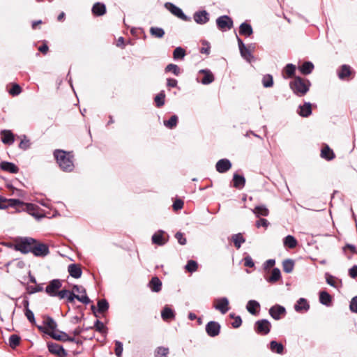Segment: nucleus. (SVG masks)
<instances>
[{
	"instance_id": "f257e3e1",
	"label": "nucleus",
	"mask_w": 357,
	"mask_h": 357,
	"mask_svg": "<svg viewBox=\"0 0 357 357\" xmlns=\"http://www.w3.org/2000/svg\"><path fill=\"white\" fill-rule=\"evenodd\" d=\"M54 157L59 167L63 171L70 172L74 169L73 155L70 152L56 149L54 151Z\"/></svg>"
},
{
	"instance_id": "f03ea898",
	"label": "nucleus",
	"mask_w": 357,
	"mask_h": 357,
	"mask_svg": "<svg viewBox=\"0 0 357 357\" xmlns=\"http://www.w3.org/2000/svg\"><path fill=\"white\" fill-rule=\"evenodd\" d=\"M310 85L311 83L308 79L300 77H296L289 84L291 89L299 97L303 96L307 93Z\"/></svg>"
},
{
	"instance_id": "7ed1b4c3",
	"label": "nucleus",
	"mask_w": 357,
	"mask_h": 357,
	"mask_svg": "<svg viewBox=\"0 0 357 357\" xmlns=\"http://www.w3.org/2000/svg\"><path fill=\"white\" fill-rule=\"evenodd\" d=\"M34 243H36V240L31 237L21 238L15 243V250L23 254L32 252Z\"/></svg>"
},
{
	"instance_id": "20e7f679",
	"label": "nucleus",
	"mask_w": 357,
	"mask_h": 357,
	"mask_svg": "<svg viewBox=\"0 0 357 357\" xmlns=\"http://www.w3.org/2000/svg\"><path fill=\"white\" fill-rule=\"evenodd\" d=\"M35 257H44L50 253L49 247L47 245L40 243L36 240V243H34L32 252Z\"/></svg>"
},
{
	"instance_id": "39448f33",
	"label": "nucleus",
	"mask_w": 357,
	"mask_h": 357,
	"mask_svg": "<svg viewBox=\"0 0 357 357\" xmlns=\"http://www.w3.org/2000/svg\"><path fill=\"white\" fill-rule=\"evenodd\" d=\"M271 328V324L269 321L267 319H261L258 320L255 322V331L260 335H267Z\"/></svg>"
},
{
	"instance_id": "423d86ee",
	"label": "nucleus",
	"mask_w": 357,
	"mask_h": 357,
	"mask_svg": "<svg viewBox=\"0 0 357 357\" xmlns=\"http://www.w3.org/2000/svg\"><path fill=\"white\" fill-rule=\"evenodd\" d=\"M165 7L174 15L176 16L177 17L180 18L181 20L188 22L190 20V17L185 15L182 10L176 6L174 4L167 2L165 4Z\"/></svg>"
},
{
	"instance_id": "0eeeda50",
	"label": "nucleus",
	"mask_w": 357,
	"mask_h": 357,
	"mask_svg": "<svg viewBox=\"0 0 357 357\" xmlns=\"http://www.w3.org/2000/svg\"><path fill=\"white\" fill-rule=\"evenodd\" d=\"M229 300L226 297H222L215 299L213 307L220 311L222 314H226L229 310Z\"/></svg>"
},
{
	"instance_id": "6e6552de",
	"label": "nucleus",
	"mask_w": 357,
	"mask_h": 357,
	"mask_svg": "<svg viewBox=\"0 0 357 357\" xmlns=\"http://www.w3.org/2000/svg\"><path fill=\"white\" fill-rule=\"evenodd\" d=\"M216 24L219 29L222 31L229 30L233 26V21L227 15H222L217 18Z\"/></svg>"
},
{
	"instance_id": "1a4fd4ad",
	"label": "nucleus",
	"mask_w": 357,
	"mask_h": 357,
	"mask_svg": "<svg viewBox=\"0 0 357 357\" xmlns=\"http://www.w3.org/2000/svg\"><path fill=\"white\" fill-rule=\"evenodd\" d=\"M61 281L59 279H54L50 282L45 288V292L50 296H56L58 290L61 287Z\"/></svg>"
},
{
	"instance_id": "9d476101",
	"label": "nucleus",
	"mask_w": 357,
	"mask_h": 357,
	"mask_svg": "<svg viewBox=\"0 0 357 357\" xmlns=\"http://www.w3.org/2000/svg\"><path fill=\"white\" fill-rule=\"evenodd\" d=\"M169 236L162 230H158L151 238L152 243L158 245H164L168 241Z\"/></svg>"
},
{
	"instance_id": "9b49d317",
	"label": "nucleus",
	"mask_w": 357,
	"mask_h": 357,
	"mask_svg": "<svg viewBox=\"0 0 357 357\" xmlns=\"http://www.w3.org/2000/svg\"><path fill=\"white\" fill-rule=\"evenodd\" d=\"M269 314L275 320H280L286 314V310L283 306L275 305L269 310Z\"/></svg>"
},
{
	"instance_id": "f8f14e48",
	"label": "nucleus",
	"mask_w": 357,
	"mask_h": 357,
	"mask_svg": "<svg viewBox=\"0 0 357 357\" xmlns=\"http://www.w3.org/2000/svg\"><path fill=\"white\" fill-rule=\"evenodd\" d=\"M47 347L50 353L59 357H66L67 356V353L63 347L56 343H48Z\"/></svg>"
},
{
	"instance_id": "ddd939ff",
	"label": "nucleus",
	"mask_w": 357,
	"mask_h": 357,
	"mask_svg": "<svg viewBox=\"0 0 357 357\" xmlns=\"http://www.w3.org/2000/svg\"><path fill=\"white\" fill-rule=\"evenodd\" d=\"M206 331L210 337H215L220 333V325L216 321H209L206 326Z\"/></svg>"
},
{
	"instance_id": "4468645a",
	"label": "nucleus",
	"mask_w": 357,
	"mask_h": 357,
	"mask_svg": "<svg viewBox=\"0 0 357 357\" xmlns=\"http://www.w3.org/2000/svg\"><path fill=\"white\" fill-rule=\"evenodd\" d=\"M37 328H38L39 331L48 334L54 340L62 341V342H67L68 334L65 332L61 331V332H59V334H58L54 331L48 332L47 331H45V328L41 326H37Z\"/></svg>"
},
{
	"instance_id": "2eb2a0df",
	"label": "nucleus",
	"mask_w": 357,
	"mask_h": 357,
	"mask_svg": "<svg viewBox=\"0 0 357 357\" xmlns=\"http://www.w3.org/2000/svg\"><path fill=\"white\" fill-rule=\"evenodd\" d=\"M231 167V163L228 159H220L215 165L216 171L219 173H225L230 169Z\"/></svg>"
},
{
	"instance_id": "dca6fc26",
	"label": "nucleus",
	"mask_w": 357,
	"mask_h": 357,
	"mask_svg": "<svg viewBox=\"0 0 357 357\" xmlns=\"http://www.w3.org/2000/svg\"><path fill=\"white\" fill-rule=\"evenodd\" d=\"M194 20L199 24H204L209 20V15L206 10L197 11L193 15Z\"/></svg>"
},
{
	"instance_id": "f3484780",
	"label": "nucleus",
	"mask_w": 357,
	"mask_h": 357,
	"mask_svg": "<svg viewBox=\"0 0 357 357\" xmlns=\"http://www.w3.org/2000/svg\"><path fill=\"white\" fill-rule=\"evenodd\" d=\"M199 74H202L204 75L203 78L201 79V83L202 84H209L215 79L213 74L208 69H202L199 71Z\"/></svg>"
},
{
	"instance_id": "a211bd4d",
	"label": "nucleus",
	"mask_w": 357,
	"mask_h": 357,
	"mask_svg": "<svg viewBox=\"0 0 357 357\" xmlns=\"http://www.w3.org/2000/svg\"><path fill=\"white\" fill-rule=\"evenodd\" d=\"M67 300L69 303H73L75 299H77L79 301L84 304H89L91 302V300L87 296V295H76L73 292H69V294L67 296Z\"/></svg>"
},
{
	"instance_id": "6ab92c4d",
	"label": "nucleus",
	"mask_w": 357,
	"mask_h": 357,
	"mask_svg": "<svg viewBox=\"0 0 357 357\" xmlns=\"http://www.w3.org/2000/svg\"><path fill=\"white\" fill-rule=\"evenodd\" d=\"M1 142L5 144H13L15 142V137L13 132L9 130H2L0 132Z\"/></svg>"
},
{
	"instance_id": "aec40b11",
	"label": "nucleus",
	"mask_w": 357,
	"mask_h": 357,
	"mask_svg": "<svg viewBox=\"0 0 357 357\" xmlns=\"http://www.w3.org/2000/svg\"><path fill=\"white\" fill-rule=\"evenodd\" d=\"M68 271L70 275L74 278H79L82 276V269L79 264H71L68 266Z\"/></svg>"
},
{
	"instance_id": "412c9836",
	"label": "nucleus",
	"mask_w": 357,
	"mask_h": 357,
	"mask_svg": "<svg viewBox=\"0 0 357 357\" xmlns=\"http://www.w3.org/2000/svg\"><path fill=\"white\" fill-rule=\"evenodd\" d=\"M0 168L7 172L17 174L19 168L13 162L3 161L0 163Z\"/></svg>"
},
{
	"instance_id": "4be33fe9",
	"label": "nucleus",
	"mask_w": 357,
	"mask_h": 357,
	"mask_svg": "<svg viewBox=\"0 0 357 357\" xmlns=\"http://www.w3.org/2000/svg\"><path fill=\"white\" fill-rule=\"evenodd\" d=\"M310 308V305L307 300L303 298H299L294 305V309L296 312H300L302 311L307 312Z\"/></svg>"
},
{
	"instance_id": "5701e85b",
	"label": "nucleus",
	"mask_w": 357,
	"mask_h": 357,
	"mask_svg": "<svg viewBox=\"0 0 357 357\" xmlns=\"http://www.w3.org/2000/svg\"><path fill=\"white\" fill-rule=\"evenodd\" d=\"M45 326H43L45 328V331L48 332L54 331L57 327V324L56 321L50 317H46L45 321H43Z\"/></svg>"
},
{
	"instance_id": "b1692460",
	"label": "nucleus",
	"mask_w": 357,
	"mask_h": 357,
	"mask_svg": "<svg viewBox=\"0 0 357 357\" xmlns=\"http://www.w3.org/2000/svg\"><path fill=\"white\" fill-rule=\"evenodd\" d=\"M298 113L303 117H307L312 114L311 104L305 102L304 105L298 107Z\"/></svg>"
},
{
	"instance_id": "393cba45",
	"label": "nucleus",
	"mask_w": 357,
	"mask_h": 357,
	"mask_svg": "<svg viewBox=\"0 0 357 357\" xmlns=\"http://www.w3.org/2000/svg\"><path fill=\"white\" fill-rule=\"evenodd\" d=\"M149 287L153 292H159L162 288V282L158 277H153L149 282Z\"/></svg>"
},
{
	"instance_id": "a878e982",
	"label": "nucleus",
	"mask_w": 357,
	"mask_h": 357,
	"mask_svg": "<svg viewBox=\"0 0 357 357\" xmlns=\"http://www.w3.org/2000/svg\"><path fill=\"white\" fill-rule=\"evenodd\" d=\"M351 73V68L348 65H342L337 70V76L340 79L347 78Z\"/></svg>"
},
{
	"instance_id": "bb28decb",
	"label": "nucleus",
	"mask_w": 357,
	"mask_h": 357,
	"mask_svg": "<svg viewBox=\"0 0 357 357\" xmlns=\"http://www.w3.org/2000/svg\"><path fill=\"white\" fill-rule=\"evenodd\" d=\"M234 187L238 189H242L245 184V178L243 176L234 174L233 176Z\"/></svg>"
},
{
	"instance_id": "cd10ccee",
	"label": "nucleus",
	"mask_w": 357,
	"mask_h": 357,
	"mask_svg": "<svg viewBox=\"0 0 357 357\" xmlns=\"http://www.w3.org/2000/svg\"><path fill=\"white\" fill-rule=\"evenodd\" d=\"M93 15L97 16H102L106 13V7L102 3H96L92 8Z\"/></svg>"
},
{
	"instance_id": "c85d7f7f",
	"label": "nucleus",
	"mask_w": 357,
	"mask_h": 357,
	"mask_svg": "<svg viewBox=\"0 0 357 357\" xmlns=\"http://www.w3.org/2000/svg\"><path fill=\"white\" fill-rule=\"evenodd\" d=\"M321 157L327 160H331L335 158V154L328 145L324 146L321 151Z\"/></svg>"
},
{
	"instance_id": "c756f323",
	"label": "nucleus",
	"mask_w": 357,
	"mask_h": 357,
	"mask_svg": "<svg viewBox=\"0 0 357 357\" xmlns=\"http://www.w3.org/2000/svg\"><path fill=\"white\" fill-rule=\"evenodd\" d=\"M253 33L252 28L250 24L243 22L239 26V33L245 36H250Z\"/></svg>"
},
{
	"instance_id": "7c9ffc66",
	"label": "nucleus",
	"mask_w": 357,
	"mask_h": 357,
	"mask_svg": "<svg viewBox=\"0 0 357 357\" xmlns=\"http://www.w3.org/2000/svg\"><path fill=\"white\" fill-rule=\"evenodd\" d=\"M269 348L271 351L273 353H276L278 354H283L284 351V346L282 343L278 342L275 340H273L270 342Z\"/></svg>"
},
{
	"instance_id": "2f4dec72",
	"label": "nucleus",
	"mask_w": 357,
	"mask_h": 357,
	"mask_svg": "<svg viewBox=\"0 0 357 357\" xmlns=\"http://www.w3.org/2000/svg\"><path fill=\"white\" fill-rule=\"evenodd\" d=\"M260 307V304L259 302L255 300H250L248 302L246 305L247 310L252 314L255 315L257 314V310Z\"/></svg>"
},
{
	"instance_id": "473e14b6",
	"label": "nucleus",
	"mask_w": 357,
	"mask_h": 357,
	"mask_svg": "<svg viewBox=\"0 0 357 357\" xmlns=\"http://www.w3.org/2000/svg\"><path fill=\"white\" fill-rule=\"evenodd\" d=\"M161 317L163 320L174 319L175 317L174 312L168 306H165L161 312Z\"/></svg>"
},
{
	"instance_id": "72a5a7b5",
	"label": "nucleus",
	"mask_w": 357,
	"mask_h": 357,
	"mask_svg": "<svg viewBox=\"0 0 357 357\" xmlns=\"http://www.w3.org/2000/svg\"><path fill=\"white\" fill-rule=\"evenodd\" d=\"M314 69V65L310 61L304 62L301 66H299V70L301 73L303 75H309L310 74Z\"/></svg>"
},
{
	"instance_id": "f704fd0d",
	"label": "nucleus",
	"mask_w": 357,
	"mask_h": 357,
	"mask_svg": "<svg viewBox=\"0 0 357 357\" xmlns=\"http://www.w3.org/2000/svg\"><path fill=\"white\" fill-rule=\"evenodd\" d=\"M252 212L255 214L257 217L268 216L269 213L268 209L264 205L257 206L252 210Z\"/></svg>"
},
{
	"instance_id": "c9c22d12",
	"label": "nucleus",
	"mask_w": 357,
	"mask_h": 357,
	"mask_svg": "<svg viewBox=\"0 0 357 357\" xmlns=\"http://www.w3.org/2000/svg\"><path fill=\"white\" fill-rule=\"evenodd\" d=\"M283 244L285 247L292 249L296 247L298 242L293 236L288 235L283 239Z\"/></svg>"
},
{
	"instance_id": "e433bc0d",
	"label": "nucleus",
	"mask_w": 357,
	"mask_h": 357,
	"mask_svg": "<svg viewBox=\"0 0 357 357\" xmlns=\"http://www.w3.org/2000/svg\"><path fill=\"white\" fill-rule=\"evenodd\" d=\"M281 278V273L278 268H274L271 271L270 277L266 278L267 282L270 283H275L278 281Z\"/></svg>"
},
{
	"instance_id": "4c0bfd02",
	"label": "nucleus",
	"mask_w": 357,
	"mask_h": 357,
	"mask_svg": "<svg viewBox=\"0 0 357 357\" xmlns=\"http://www.w3.org/2000/svg\"><path fill=\"white\" fill-rule=\"evenodd\" d=\"M319 301L321 304L329 306L331 304V296L326 291H321L319 293Z\"/></svg>"
},
{
	"instance_id": "58836bf2",
	"label": "nucleus",
	"mask_w": 357,
	"mask_h": 357,
	"mask_svg": "<svg viewBox=\"0 0 357 357\" xmlns=\"http://www.w3.org/2000/svg\"><path fill=\"white\" fill-rule=\"evenodd\" d=\"M294 267V261L291 259H287L282 262L283 271L287 273H290L293 271Z\"/></svg>"
},
{
	"instance_id": "ea45409f",
	"label": "nucleus",
	"mask_w": 357,
	"mask_h": 357,
	"mask_svg": "<svg viewBox=\"0 0 357 357\" xmlns=\"http://www.w3.org/2000/svg\"><path fill=\"white\" fill-rule=\"evenodd\" d=\"M231 239H232V241L234 242L235 247L237 249H239L241 248L242 243H245V238L243 236L242 234H241V233L234 234L231 236Z\"/></svg>"
},
{
	"instance_id": "a19ab883",
	"label": "nucleus",
	"mask_w": 357,
	"mask_h": 357,
	"mask_svg": "<svg viewBox=\"0 0 357 357\" xmlns=\"http://www.w3.org/2000/svg\"><path fill=\"white\" fill-rule=\"evenodd\" d=\"M240 53L243 59L250 62L253 58L252 51L250 50V46L245 47L240 50Z\"/></svg>"
},
{
	"instance_id": "79ce46f5",
	"label": "nucleus",
	"mask_w": 357,
	"mask_h": 357,
	"mask_svg": "<svg viewBox=\"0 0 357 357\" xmlns=\"http://www.w3.org/2000/svg\"><path fill=\"white\" fill-rule=\"evenodd\" d=\"M150 33L158 38H161L165 35V31L160 27L152 26L150 29Z\"/></svg>"
},
{
	"instance_id": "37998d69",
	"label": "nucleus",
	"mask_w": 357,
	"mask_h": 357,
	"mask_svg": "<svg viewBox=\"0 0 357 357\" xmlns=\"http://www.w3.org/2000/svg\"><path fill=\"white\" fill-rule=\"evenodd\" d=\"M178 122V116L176 115H173L170 117V119L167 121H164V125L169 128L172 129L175 128L177 125Z\"/></svg>"
},
{
	"instance_id": "c03bdc74",
	"label": "nucleus",
	"mask_w": 357,
	"mask_h": 357,
	"mask_svg": "<svg viewBox=\"0 0 357 357\" xmlns=\"http://www.w3.org/2000/svg\"><path fill=\"white\" fill-rule=\"evenodd\" d=\"M165 93L164 91H161L155 97V102L158 107H161L165 104Z\"/></svg>"
},
{
	"instance_id": "a18cd8bd",
	"label": "nucleus",
	"mask_w": 357,
	"mask_h": 357,
	"mask_svg": "<svg viewBox=\"0 0 357 357\" xmlns=\"http://www.w3.org/2000/svg\"><path fill=\"white\" fill-rule=\"evenodd\" d=\"M169 354V349L164 347H158L155 351V357H167Z\"/></svg>"
},
{
	"instance_id": "49530a36",
	"label": "nucleus",
	"mask_w": 357,
	"mask_h": 357,
	"mask_svg": "<svg viewBox=\"0 0 357 357\" xmlns=\"http://www.w3.org/2000/svg\"><path fill=\"white\" fill-rule=\"evenodd\" d=\"M109 308V303L105 299H101L98 301V311L100 313H103L107 311Z\"/></svg>"
},
{
	"instance_id": "de8ad7c7",
	"label": "nucleus",
	"mask_w": 357,
	"mask_h": 357,
	"mask_svg": "<svg viewBox=\"0 0 357 357\" xmlns=\"http://www.w3.org/2000/svg\"><path fill=\"white\" fill-rule=\"evenodd\" d=\"M262 84L265 88H269L273 85V79L272 75L266 74L262 78Z\"/></svg>"
},
{
	"instance_id": "09e8293b",
	"label": "nucleus",
	"mask_w": 357,
	"mask_h": 357,
	"mask_svg": "<svg viewBox=\"0 0 357 357\" xmlns=\"http://www.w3.org/2000/svg\"><path fill=\"white\" fill-rule=\"evenodd\" d=\"M198 264L197 261L194 260H189L187 262V264L185 266V268L187 271L190 273L195 272L197 270Z\"/></svg>"
},
{
	"instance_id": "8fccbe9b",
	"label": "nucleus",
	"mask_w": 357,
	"mask_h": 357,
	"mask_svg": "<svg viewBox=\"0 0 357 357\" xmlns=\"http://www.w3.org/2000/svg\"><path fill=\"white\" fill-rule=\"evenodd\" d=\"M20 337L17 335H11L9 337V345L11 348L14 349L20 344Z\"/></svg>"
},
{
	"instance_id": "3c124183",
	"label": "nucleus",
	"mask_w": 357,
	"mask_h": 357,
	"mask_svg": "<svg viewBox=\"0 0 357 357\" xmlns=\"http://www.w3.org/2000/svg\"><path fill=\"white\" fill-rule=\"evenodd\" d=\"M165 71L172 72L174 75L178 76L181 73V70L179 67L173 63L168 64L165 68Z\"/></svg>"
},
{
	"instance_id": "603ef678",
	"label": "nucleus",
	"mask_w": 357,
	"mask_h": 357,
	"mask_svg": "<svg viewBox=\"0 0 357 357\" xmlns=\"http://www.w3.org/2000/svg\"><path fill=\"white\" fill-rule=\"evenodd\" d=\"M185 56V51L181 47H176L173 52L174 59H183Z\"/></svg>"
},
{
	"instance_id": "864d4df0",
	"label": "nucleus",
	"mask_w": 357,
	"mask_h": 357,
	"mask_svg": "<svg viewBox=\"0 0 357 357\" xmlns=\"http://www.w3.org/2000/svg\"><path fill=\"white\" fill-rule=\"evenodd\" d=\"M31 146V142L26 135H23L21 142L19 144V148L24 151L27 150Z\"/></svg>"
},
{
	"instance_id": "5fc2aeb1",
	"label": "nucleus",
	"mask_w": 357,
	"mask_h": 357,
	"mask_svg": "<svg viewBox=\"0 0 357 357\" xmlns=\"http://www.w3.org/2000/svg\"><path fill=\"white\" fill-rule=\"evenodd\" d=\"M93 327L97 331L102 334H105L107 333V328L105 324L99 320H96L95 321Z\"/></svg>"
},
{
	"instance_id": "6e6d98bb",
	"label": "nucleus",
	"mask_w": 357,
	"mask_h": 357,
	"mask_svg": "<svg viewBox=\"0 0 357 357\" xmlns=\"http://www.w3.org/2000/svg\"><path fill=\"white\" fill-rule=\"evenodd\" d=\"M26 208L25 210L32 216L35 218H38V214L36 213V206L33 204L27 203L25 204Z\"/></svg>"
},
{
	"instance_id": "4d7b16f0",
	"label": "nucleus",
	"mask_w": 357,
	"mask_h": 357,
	"mask_svg": "<svg viewBox=\"0 0 357 357\" xmlns=\"http://www.w3.org/2000/svg\"><path fill=\"white\" fill-rule=\"evenodd\" d=\"M6 203H8V206L15 207L17 206L24 205V202L17 199H6Z\"/></svg>"
},
{
	"instance_id": "13d9d810",
	"label": "nucleus",
	"mask_w": 357,
	"mask_h": 357,
	"mask_svg": "<svg viewBox=\"0 0 357 357\" xmlns=\"http://www.w3.org/2000/svg\"><path fill=\"white\" fill-rule=\"evenodd\" d=\"M295 70L296 66L291 63L287 64L284 68V71L288 77H291L294 75Z\"/></svg>"
},
{
	"instance_id": "bf43d9fd",
	"label": "nucleus",
	"mask_w": 357,
	"mask_h": 357,
	"mask_svg": "<svg viewBox=\"0 0 357 357\" xmlns=\"http://www.w3.org/2000/svg\"><path fill=\"white\" fill-rule=\"evenodd\" d=\"M123 353V344L119 340L115 341V354L117 357H121Z\"/></svg>"
},
{
	"instance_id": "052dcab7",
	"label": "nucleus",
	"mask_w": 357,
	"mask_h": 357,
	"mask_svg": "<svg viewBox=\"0 0 357 357\" xmlns=\"http://www.w3.org/2000/svg\"><path fill=\"white\" fill-rule=\"evenodd\" d=\"M22 91V89L17 84H14L12 88L9 90V93L13 96L19 95Z\"/></svg>"
},
{
	"instance_id": "680f3d73",
	"label": "nucleus",
	"mask_w": 357,
	"mask_h": 357,
	"mask_svg": "<svg viewBox=\"0 0 357 357\" xmlns=\"http://www.w3.org/2000/svg\"><path fill=\"white\" fill-rule=\"evenodd\" d=\"M175 238L177 239L178 242L181 244V245H185L186 244V238L184 237V235L183 233L181 232H177L175 234Z\"/></svg>"
},
{
	"instance_id": "e2e57ef3",
	"label": "nucleus",
	"mask_w": 357,
	"mask_h": 357,
	"mask_svg": "<svg viewBox=\"0 0 357 357\" xmlns=\"http://www.w3.org/2000/svg\"><path fill=\"white\" fill-rule=\"evenodd\" d=\"M24 314L27 319L31 323H35V317L33 312L30 309H26V311H24Z\"/></svg>"
},
{
	"instance_id": "0e129e2a",
	"label": "nucleus",
	"mask_w": 357,
	"mask_h": 357,
	"mask_svg": "<svg viewBox=\"0 0 357 357\" xmlns=\"http://www.w3.org/2000/svg\"><path fill=\"white\" fill-rule=\"evenodd\" d=\"M349 308L351 312L357 313V296L351 299Z\"/></svg>"
},
{
	"instance_id": "69168bd1",
	"label": "nucleus",
	"mask_w": 357,
	"mask_h": 357,
	"mask_svg": "<svg viewBox=\"0 0 357 357\" xmlns=\"http://www.w3.org/2000/svg\"><path fill=\"white\" fill-rule=\"evenodd\" d=\"M268 224L269 223L266 219L261 218L256 222V227L258 228L260 227H264L266 228L268 226Z\"/></svg>"
},
{
	"instance_id": "338daca9",
	"label": "nucleus",
	"mask_w": 357,
	"mask_h": 357,
	"mask_svg": "<svg viewBox=\"0 0 357 357\" xmlns=\"http://www.w3.org/2000/svg\"><path fill=\"white\" fill-rule=\"evenodd\" d=\"M173 208L175 211L181 209L183 207V202L181 199H176L173 204Z\"/></svg>"
},
{
	"instance_id": "774afa93",
	"label": "nucleus",
	"mask_w": 357,
	"mask_h": 357,
	"mask_svg": "<svg viewBox=\"0 0 357 357\" xmlns=\"http://www.w3.org/2000/svg\"><path fill=\"white\" fill-rule=\"evenodd\" d=\"M244 265L247 267H253L255 266V263L250 256H247L244 258Z\"/></svg>"
}]
</instances>
